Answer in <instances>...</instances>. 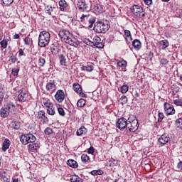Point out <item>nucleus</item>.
<instances>
[{"label":"nucleus","mask_w":182,"mask_h":182,"mask_svg":"<svg viewBox=\"0 0 182 182\" xmlns=\"http://www.w3.org/2000/svg\"><path fill=\"white\" fill-rule=\"evenodd\" d=\"M58 35L63 42L70 45V46H74L75 48H77V46H79V41L75 38L73 35L69 31H60Z\"/></svg>","instance_id":"obj_1"},{"label":"nucleus","mask_w":182,"mask_h":182,"mask_svg":"<svg viewBox=\"0 0 182 182\" xmlns=\"http://www.w3.org/2000/svg\"><path fill=\"white\" fill-rule=\"evenodd\" d=\"M50 41V33L46 31H43L38 36V46L45 48L49 45Z\"/></svg>","instance_id":"obj_2"},{"label":"nucleus","mask_w":182,"mask_h":182,"mask_svg":"<svg viewBox=\"0 0 182 182\" xmlns=\"http://www.w3.org/2000/svg\"><path fill=\"white\" fill-rule=\"evenodd\" d=\"M110 28V23L107 21H98L94 27V30L97 33H106Z\"/></svg>","instance_id":"obj_3"},{"label":"nucleus","mask_w":182,"mask_h":182,"mask_svg":"<svg viewBox=\"0 0 182 182\" xmlns=\"http://www.w3.org/2000/svg\"><path fill=\"white\" fill-rule=\"evenodd\" d=\"M15 112V105L12 102L7 103L4 107L0 109V116L1 117H8L9 116V113H12Z\"/></svg>","instance_id":"obj_4"},{"label":"nucleus","mask_w":182,"mask_h":182,"mask_svg":"<svg viewBox=\"0 0 182 182\" xmlns=\"http://www.w3.org/2000/svg\"><path fill=\"white\" fill-rule=\"evenodd\" d=\"M20 141L24 146L29 144V143H35L36 141V136L33 134H25L20 136Z\"/></svg>","instance_id":"obj_5"},{"label":"nucleus","mask_w":182,"mask_h":182,"mask_svg":"<svg viewBox=\"0 0 182 182\" xmlns=\"http://www.w3.org/2000/svg\"><path fill=\"white\" fill-rule=\"evenodd\" d=\"M127 129L132 133H134L137 129H139V121L137 119H130V117L128 118V124L127 125Z\"/></svg>","instance_id":"obj_6"},{"label":"nucleus","mask_w":182,"mask_h":182,"mask_svg":"<svg viewBox=\"0 0 182 182\" xmlns=\"http://www.w3.org/2000/svg\"><path fill=\"white\" fill-rule=\"evenodd\" d=\"M129 121L126 119L124 117L119 118L116 123V126L119 130H124V129L127 128V124Z\"/></svg>","instance_id":"obj_7"},{"label":"nucleus","mask_w":182,"mask_h":182,"mask_svg":"<svg viewBox=\"0 0 182 182\" xmlns=\"http://www.w3.org/2000/svg\"><path fill=\"white\" fill-rule=\"evenodd\" d=\"M18 100L19 102H26L28 100V94L26 93V90L25 88H21L18 91Z\"/></svg>","instance_id":"obj_8"},{"label":"nucleus","mask_w":182,"mask_h":182,"mask_svg":"<svg viewBox=\"0 0 182 182\" xmlns=\"http://www.w3.org/2000/svg\"><path fill=\"white\" fill-rule=\"evenodd\" d=\"M164 112L167 116L174 114L176 113V109H174V107L173 105L168 104V102H165L164 105Z\"/></svg>","instance_id":"obj_9"},{"label":"nucleus","mask_w":182,"mask_h":182,"mask_svg":"<svg viewBox=\"0 0 182 182\" xmlns=\"http://www.w3.org/2000/svg\"><path fill=\"white\" fill-rule=\"evenodd\" d=\"M92 43L93 44L92 46H95V48H97L98 49H103V48H105V45L102 43V38L99 36L94 37Z\"/></svg>","instance_id":"obj_10"},{"label":"nucleus","mask_w":182,"mask_h":182,"mask_svg":"<svg viewBox=\"0 0 182 182\" xmlns=\"http://www.w3.org/2000/svg\"><path fill=\"white\" fill-rule=\"evenodd\" d=\"M131 11L135 16H141V14H143V8L139 5L132 6Z\"/></svg>","instance_id":"obj_11"},{"label":"nucleus","mask_w":182,"mask_h":182,"mask_svg":"<svg viewBox=\"0 0 182 182\" xmlns=\"http://www.w3.org/2000/svg\"><path fill=\"white\" fill-rule=\"evenodd\" d=\"M55 99L58 103H62L65 100V92L62 90H58L55 95Z\"/></svg>","instance_id":"obj_12"},{"label":"nucleus","mask_w":182,"mask_h":182,"mask_svg":"<svg viewBox=\"0 0 182 182\" xmlns=\"http://www.w3.org/2000/svg\"><path fill=\"white\" fill-rule=\"evenodd\" d=\"M77 6L80 11H87V9H89V4L86 3L85 0L78 1Z\"/></svg>","instance_id":"obj_13"},{"label":"nucleus","mask_w":182,"mask_h":182,"mask_svg":"<svg viewBox=\"0 0 182 182\" xmlns=\"http://www.w3.org/2000/svg\"><path fill=\"white\" fill-rule=\"evenodd\" d=\"M46 89L47 92H48L49 93H50V94L53 93V92H55V90H56V85H55V82L50 81V82H47V84L46 85Z\"/></svg>","instance_id":"obj_14"},{"label":"nucleus","mask_w":182,"mask_h":182,"mask_svg":"<svg viewBox=\"0 0 182 182\" xmlns=\"http://www.w3.org/2000/svg\"><path fill=\"white\" fill-rule=\"evenodd\" d=\"M170 141V136L168 134H162L158 139L159 144H167Z\"/></svg>","instance_id":"obj_15"},{"label":"nucleus","mask_w":182,"mask_h":182,"mask_svg":"<svg viewBox=\"0 0 182 182\" xmlns=\"http://www.w3.org/2000/svg\"><path fill=\"white\" fill-rule=\"evenodd\" d=\"M41 146H39V143H31L28 146V150L30 151H36V150H39V148Z\"/></svg>","instance_id":"obj_16"},{"label":"nucleus","mask_w":182,"mask_h":182,"mask_svg":"<svg viewBox=\"0 0 182 182\" xmlns=\"http://www.w3.org/2000/svg\"><path fill=\"white\" fill-rule=\"evenodd\" d=\"M124 36H125L127 43H130V42H132V33L130 32V31L125 30L124 31Z\"/></svg>","instance_id":"obj_17"},{"label":"nucleus","mask_w":182,"mask_h":182,"mask_svg":"<svg viewBox=\"0 0 182 182\" xmlns=\"http://www.w3.org/2000/svg\"><path fill=\"white\" fill-rule=\"evenodd\" d=\"M132 46L136 50L141 49V42H140V40H134V41L132 42Z\"/></svg>","instance_id":"obj_18"},{"label":"nucleus","mask_w":182,"mask_h":182,"mask_svg":"<svg viewBox=\"0 0 182 182\" xmlns=\"http://www.w3.org/2000/svg\"><path fill=\"white\" fill-rule=\"evenodd\" d=\"M68 166H70V167H73V168H77L78 164L77 162L73 159H68L67 161Z\"/></svg>","instance_id":"obj_19"},{"label":"nucleus","mask_w":182,"mask_h":182,"mask_svg":"<svg viewBox=\"0 0 182 182\" xmlns=\"http://www.w3.org/2000/svg\"><path fill=\"white\" fill-rule=\"evenodd\" d=\"M117 66L119 68V69H122V70H124L126 69V66H127V62L124 60H122L118 61Z\"/></svg>","instance_id":"obj_20"},{"label":"nucleus","mask_w":182,"mask_h":182,"mask_svg":"<svg viewBox=\"0 0 182 182\" xmlns=\"http://www.w3.org/2000/svg\"><path fill=\"white\" fill-rule=\"evenodd\" d=\"M168 48V41L167 40H162L159 42V49H166Z\"/></svg>","instance_id":"obj_21"},{"label":"nucleus","mask_w":182,"mask_h":182,"mask_svg":"<svg viewBox=\"0 0 182 182\" xmlns=\"http://www.w3.org/2000/svg\"><path fill=\"white\" fill-rule=\"evenodd\" d=\"M87 133V130L85 127H81L77 130L76 134L77 136H83V134H86Z\"/></svg>","instance_id":"obj_22"},{"label":"nucleus","mask_w":182,"mask_h":182,"mask_svg":"<svg viewBox=\"0 0 182 182\" xmlns=\"http://www.w3.org/2000/svg\"><path fill=\"white\" fill-rule=\"evenodd\" d=\"M9 146H11V141L9 139H6L4 142L3 143L2 150L3 151H6L9 149Z\"/></svg>","instance_id":"obj_23"},{"label":"nucleus","mask_w":182,"mask_h":182,"mask_svg":"<svg viewBox=\"0 0 182 182\" xmlns=\"http://www.w3.org/2000/svg\"><path fill=\"white\" fill-rule=\"evenodd\" d=\"M58 5L60 6V9L63 11H65V9H66V7L68 6V3L65 0H60Z\"/></svg>","instance_id":"obj_24"},{"label":"nucleus","mask_w":182,"mask_h":182,"mask_svg":"<svg viewBox=\"0 0 182 182\" xmlns=\"http://www.w3.org/2000/svg\"><path fill=\"white\" fill-rule=\"evenodd\" d=\"M70 182H83V179L77 175H72L70 178Z\"/></svg>","instance_id":"obj_25"},{"label":"nucleus","mask_w":182,"mask_h":182,"mask_svg":"<svg viewBox=\"0 0 182 182\" xmlns=\"http://www.w3.org/2000/svg\"><path fill=\"white\" fill-rule=\"evenodd\" d=\"M45 12L51 16L52 12H53V7H52V6H46L45 8Z\"/></svg>","instance_id":"obj_26"},{"label":"nucleus","mask_w":182,"mask_h":182,"mask_svg":"<svg viewBox=\"0 0 182 182\" xmlns=\"http://www.w3.org/2000/svg\"><path fill=\"white\" fill-rule=\"evenodd\" d=\"M59 60L61 66H65L66 65V58H65V56L62 54L59 55Z\"/></svg>","instance_id":"obj_27"},{"label":"nucleus","mask_w":182,"mask_h":182,"mask_svg":"<svg viewBox=\"0 0 182 182\" xmlns=\"http://www.w3.org/2000/svg\"><path fill=\"white\" fill-rule=\"evenodd\" d=\"M103 171L100 170V169H97V170H93L90 172V174H92V176H102V174H103Z\"/></svg>","instance_id":"obj_28"},{"label":"nucleus","mask_w":182,"mask_h":182,"mask_svg":"<svg viewBox=\"0 0 182 182\" xmlns=\"http://www.w3.org/2000/svg\"><path fill=\"white\" fill-rule=\"evenodd\" d=\"M73 90L76 92V93H82V87L79 84H74Z\"/></svg>","instance_id":"obj_29"},{"label":"nucleus","mask_w":182,"mask_h":182,"mask_svg":"<svg viewBox=\"0 0 182 182\" xmlns=\"http://www.w3.org/2000/svg\"><path fill=\"white\" fill-rule=\"evenodd\" d=\"M85 105H86V100L84 99H80L77 102V107H85Z\"/></svg>","instance_id":"obj_30"},{"label":"nucleus","mask_w":182,"mask_h":182,"mask_svg":"<svg viewBox=\"0 0 182 182\" xmlns=\"http://www.w3.org/2000/svg\"><path fill=\"white\" fill-rule=\"evenodd\" d=\"M88 22L90 23L89 28H92L93 27V23L96 22V18L95 17H91V16L88 18Z\"/></svg>","instance_id":"obj_31"},{"label":"nucleus","mask_w":182,"mask_h":182,"mask_svg":"<svg viewBox=\"0 0 182 182\" xmlns=\"http://www.w3.org/2000/svg\"><path fill=\"white\" fill-rule=\"evenodd\" d=\"M108 164L110 166V167H114V166H117V164H119L117 163V161H116V159H109Z\"/></svg>","instance_id":"obj_32"},{"label":"nucleus","mask_w":182,"mask_h":182,"mask_svg":"<svg viewBox=\"0 0 182 182\" xmlns=\"http://www.w3.org/2000/svg\"><path fill=\"white\" fill-rule=\"evenodd\" d=\"M47 113L48 114H50V116H54L55 111V108L53 107H50L47 109Z\"/></svg>","instance_id":"obj_33"},{"label":"nucleus","mask_w":182,"mask_h":182,"mask_svg":"<svg viewBox=\"0 0 182 182\" xmlns=\"http://www.w3.org/2000/svg\"><path fill=\"white\" fill-rule=\"evenodd\" d=\"M43 105L44 106H46V107H48V109H49V107H53V104L50 102V100H49L44 101Z\"/></svg>","instance_id":"obj_34"},{"label":"nucleus","mask_w":182,"mask_h":182,"mask_svg":"<svg viewBox=\"0 0 182 182\" xmlns=\"http://www.w3.org/2000/svg\"><path fill=\"white\" fill-rule=\"evenodd\" d=\"M89 18H90V15L82 14L80 17L81 22H86V21H89Z\"/></svg>","instance_id":"obj_35"},{"label":"nucleus","mask_w":182,"mask_h":182,"mask_svg":"<svg viewBox=\"0 0 182 182\" xmlns=\"http://www.w3.org/2000/svg\"><path fill=\"white\" fill-rule=\"evenodd\" d=\"M85 69L86 70L87 72H92L95 68L92 65H87L86 66L84 67L83 70H85Z\"/></svg>","instance_id":"obj_36"},{"label":"nucleus","mask_w":182,"mask_h":182,"mask_svg":"<svg viewBox=\"0 0 182 182\" xmlns=\"http://www.w3.org/2000/svg\"><path fill=\"white\" fill-rule=\"evenodd\" d=\"M176 124L178 129L182 130V118H179L176 121Z\"/></svg>","instance_id":"obj_37"},{"label":"nucleus","mask_w":182,"mask_h":182,"mask_svg":"<svg viewBox=\"0 0 182 182\" xmlns=\"http://www.w3.org/2000/svg\"><path fill=\"white\" fill-rule=\"evenodd\" d=\"M0 45L3 49H6L8 46V41L6 40H3L0 42Z\"/></svg>","instance_id":"obj_38"},{"label":"nucleus","mask_w":182,"mask_h":182,"mask_svg":"<svg viewBox=\"0 0 182 182\" xmlns=\"http://www.w3.org/2000/svg\"><path fill=\"white\" fill-rule=\"evenodd\" d=\"M81 160L82 161H84L85 163H86L87 161H89L90 160V158L89 157V156L86 154H82L81 156Z\"/></svg>","instance_id":"obj_39"},{"label":"nucleus","mask_w":182,"mask_h":182,"mask_svg":"<svg viewBox=\"0 0 182 182\" xmlns=\"http://www.w3.org/2000/svg\"><path fill=\"white\" fill-rule=\"evenodd\" d=\"M127 92H129V86L122 85L121 87V92L122 93H127Z\"/></svg>","instance_id":"obj_40"},{"label":"nucleus","mask_w":182,"mask_h":182,"mask_svg":"<svg viewBox=\"0 0 182 182\" xmlns=\"http://www.w3.org/2000/svg\"><path fill=\"white\" fill-rule=\"evenodd\" d=\"M173 103L176 106H182V99L179 98V99H177V100H174Z\"/></svg>","instance_id":"obj_41"},{"label":"nucleus","mask_w":182,"mask_h":182,"mask_svg":"<svg viewBox=\"0 0 182 182\" xmlns=\"http://www.w3.org/2000/svg\"><path fill=\"white\" fill-rule=\"evenodd\" d=\"M19 127H21V124L18 122H15L13 123V128L14 130H19Z\"/></svg>","instance_id":"obj_42"},{"label":"nucleus","mask_w":182,"mask_h":182,"mask_svg":"<svg viewBox=\"0 0 182 182\" xmlns=\"http://www.w3.org/2000/svg\"><path fill=\"white\" fill-rule=\"evenodd\" d=\"M45 63H46V61L45 60V58H40L38 59V65L39 66H44Z\"/></svg>","instance_id":"obj_43"},{"label":"nucleus","mask_w":182,"mask_h":182,"mask_svg":"<svg viewBox=\"0 0 182 182\" xmlns=\"http://www.w3.org/2000/svg\"><path fill=\"white\" fill-rule=\"evenodd\" d=\"M84 43H85L86 45H88L89 46H92L93 47V43H92V41L90 40H89V38H85L83 40Z\"/></svg>","instance_id":"obj_44"},{"label":"nucleus","mask_w":182,"mask_h":182,"mask_svg":"<svg viewBox=\"0 0 182 182\" xmlns=\"http://www.w3.org/2000/svg\"><path fill=\"white\" fill-rule=\"evenodd\" d=\"M120 100H121L122 105H126V103H127V100H128L127 97L124 96V95L122 96Z\"/></svg>","instance_id":"obj_45"},{"label":"nucleus","mask_w":182,"mask_h":182,"mask_svg":"<svg viewBox=\"0 0 182 182\" xmlns=\"http://www.w3.org/2000/svg\"><path fill=\"white\" fill-rule=\"evenodd\" d=\"M3 4L9 6V5H11L14 3V0H2Z\"/></svg>","instance_id":"obj_46"},{"label":"nucleus","mask_w":182,"mask_h":182,"mask_svg":"<svg viewBox=\"0 0 182 182\" xmlns=\"http://www.w3.org/2000/svg\"><path fill=\"white\" fill-rule=\"evenodd\" d=\"M53 132V131L50 127L46 128L44 131L45 134L47 135L52 134Z\"/></svg>","instance_id":"obj_47"},{"label":"nucleus","mask_w":182,"mask_h":182,"mask_svg":"<svg viewBox=\"0 0 182 182\" xmlns=\"http://www.w3.org/2000/svg\"><path fill=\"white\" fill-rule=\"evenodd\" d=\"M31 42H32V39L29 37H26L24 39V43L26 45H31Z\"/></svg>","instance_id":"obj_48"},{"label":"nucleus","mask_w":182,"mask_h":182,"mask_svg":"<svg viewBox=\"0 0 182 182\" xmlns=\"http://www.w3.org/2000/svg\"><path fill=\"white\" fill-rule=\"evenodd\" d=\"M2 100H4V89L0 87V103H2Z\"/></svg>","instance_id":"obj_49"},{"label":"nucleus","mask_w":182,"mask_h":182,"mask_svg":"<svg viewBox=\"0 0 182 182\" xmlns=\"http://www.w3.org/2000/svg\"><path fill=\"white\" fill-rule=\"evenodd\" d=\"M18 73H19V68H13L12 69V75L14 76H18Z\"/></svg>","instance_id":"obj_50"},{"label":"nucleus","mask_w":182,"mask_h":182,"mask_svg":"<svg viewBox=\"0 0 182 182\" xmlns=\"http://www.w3.org/2000/svg\"><path fill=\"white\" fill-rule=\"evenodd\" d=\"M163 119H164V114H163V113L159 112L158 114V122H163Z\"/></svg>","instance_id":"obj_51"},{"label":"nucleus","mask_w":182,"mask_h":182,"mask_svg":"<svg viewBox=\"0 0 182 182\" xmlns=\"http://www.w3.org/2000/svg\"><path fill=\"white\" fill-rule=\"evenodd\" d=\"M18 60V58H16V56L11 55L9 58V61L11 62V63H15Z\"/></svg>","instance_id":"obj_52"},{"label":"nucleus","mask_w":182,"mask_h":182,"mask_svg":"<svg viewBox=\"0 0 182 182\" xmlns=\"http://www.w3.org/2000/svg\"><path fill=\"white\" fill-rule=\"evenodd\" d=\"M58 113H59V114H60V116H65V110L63 109V108L59 107L58 109Z\"/></svg>","instance_id":"obj_53"},{"label":"nucleus","mask_w":182,"mask_h":182,"mask_svg":"<svg viewBox=\"0 0 182 182\" xmlns=\"http://www.w3.org/2000/svg\"><path fill=\"white\" fill-rule=\"evenodd\" d=\"M161 65H167L168 63V61L166 58H162L160 60Z\"/></svg>","instance_id":"obj_54"},{"label":"nucleus","mask_w":182,"mask_h":182,"mask_svg":"<svg viewBox=\"0 0 182 182\" xmlns=\"http://www.w3.org/2000/svg\"><path fill=\"white\" fill-rule=\"evenodd\" d=\"M38 116L40 119H43L45 116V111H40L38 112Z\"/></svg>","instance_id":"obj_55"},{"label":"nucleus","mask_w":182,"mask_h":182,"mask_svg":"<svg viewBox=\"0 0 182 182\" xmlns=\"http://www.w3.org/2000/svg\"><path fill=\"white\" fill-rule=\"evenodd\" d=\"M145 5H148V6H150L151 4H153V0H144Z\"/></svg>","instance_id":"obj_56"},{"label":"nucleus","mask_w":182,"mask_h":182,"mask_svg":"<svg viewBox=\"0 0 182 182\" xmlns=\"http://www.w3.org/2000/svg\"><path fill=\"white\" fill-rule=\"evenodd\" d=\"M87 152L89 154H93V153H95V148H93V146L90 147Z\"/></svg>","instance_id":"obj_57"},{"label":"nucleus","mask_w":182,"mask_h":182,"mask_svg":"<svg viewBox=\"0 0 182 182\" xmlns=\"http://www.w3.org/2000/svg\"><path fill=\"white\" fill-rule=\"evenodd\" d=\"M177 168L178 170H179L180 171H181L182 170V161H179L177 164Z\"/></svg>","instance_id":"obj_58"},{"label":"nucleus","mask_w":182,"mask_h":182,"mask_svg":"<svg viewBox=\"0 0 182 182\" xmlns=\"http://www.w3.org/2000/svg\"><path fill=\"white\" fill-rule=\"evenodd\" d=\"M18 55H19V56H25V53L23 52V50H22V48L19 49Z\"/></svg>","instance_id":"obj_59"},{"label":"nucleus","mask_w":182,"mask_h":182,"mask_svg":"<svg viewBox=\"0 0 182 182\" xmlns=\"http://www.w3.org/2000/svg\"><path fill=\"white\" fill-rule=\"evenodd\" d=\"M43 119V123H48L49 122V119L48 118V117H46V115L44 116Z\"/></svg>","instance_id":"obj_60"},{"label":"nucleus","mask_w":182,"mask_h":182,"mask_svg":"<svg viewBox=\"0 0 182 182\" xmlns=\"http://www.w3.org/2000/svg\"><path fill=\"white\" fill-rule=\"evenodd\" d=\"M21 38V36L19 34H15L14 36V39H19Z\"/></svg>","instance_id":"obj_61"},{"label":"nucleus","mask_w":182,"mask_h":182,"mask_svg":"<svg viewBox=\"0 0 182 182\" xmlns=\"http://www.w3.org/2000/svg\"><path fill=\"white\" fill-rule=\"evenodd\" d=\"M170 0H162L163 2H168Z\"/></svg>","instance_id":"obj_62"},{"label":"nucleus","mask_w":182,"mask_h":182,"mask_svg":"<svg viewBox=\"0 0 182 182\" xmlns=\"http://www.w3.org/2000/svg\"><path fill=\"white\" fill-rule=\"evenodd\" d=\"M180 80L182 82V75H180Z\"/></svg>","instance_id":"obj_63"},{"label":"nucleus","mask_w":182,"mask_h":182,"mask_svg":"<svg viewBox=\"0 0 182 182\" xmlns=\"http://www.w3.org/2000/svg\"><path fill=\"white\" fill-rule=\"evenodd\" d=\"M176 89V91L180 90V87H177Z\"/></svg>","instance_id":"obj_64"}]
</instances>
